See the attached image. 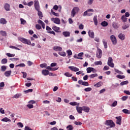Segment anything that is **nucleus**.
<instances>
[{"label": "nucleus", "mask_w": 130, "mask_h": 130, "mask_svg": "<svg viewBox=\"0 0 130 130\" xmlns=\"http://www.w3.org/2000/svg\"><path fill=\"white\" fill-rule=\"evenodd\" d=\"M18 40L19 41H21L22 43H24V44H27V45H31L32 46H35V43H32L31 44V41L30 40H27L24 38L22 37H18Z\"/></svg>", "instance_id": "1"}, {"label": "nucleus", "mask_w": 130, "mask_h": 130, "mask_svg": "<svg viewBox=\"0 0 130 130\" xmlns=\"http://www.w3.org/2000/svg\"><path fill=\"white\" fill-rule=\"evenodd\" d=\"M105 125L110 126V127H115V123L112 120H107L105 122Z\"/></svg>", "instance_id": "2"}, {"label": "nucleus", "mask_w": 130, "mask_h": 130, "mask_svg": "<svg viewBox=\"0 0 130 130\" xmlns=\"http://www.w3.org/2000/svg\"><path fill=\"white\" fill-rule=\"evenodd\" d=\"M80 11V9L78 7H74L71 11V17L74 18L76 16V14H78Z\"/></svg>", "instance_id": "3"}, {"label": "nucleus", "mask_w": 130, "mask_h": 130, "mask_svg": "<svg viewBox=\"0 0 130 130\" xmlns=\"http://www.w3.org/2000/svg\"><path fill=\"white\" fill-rule=\"evenodd\" d=\"M108 66L111 68H114V63H113V59L112 57H109L108 60Z\"/></svg>", "instance_id": "4"}, {"label": "nucleus", "mask_w": 130, "mask_h": 130, "mask_svg": "<svg viewBox=\"0 0 130 130\" xmlns=\"http://www.w3.org/2000/svg\"><path fill=\"white\" fill-rule=\"evenodd\" d=\"M51 21L55 24H57V25H59L60 24V19L58 18H51Z\"/></svg>", "instance_id": "5"}, {"label": "nucleus", "mask_w": 130, "mask_h": 130, "mask_svg": "<svg viewBox=\"0 0 130 130\" xmlns=\"http://www.w3.org/2000/svg\"><path fill=\"white\" fill-rule=\"evenodd\" d=\"M35 8L36 11H40V5H39V2L38 1H35Z\"/></svg>", "instance_id": "6"}, {"label": "nucleus", "mask_w": 130, "mask_h": 130, "mask_svg": "<svg viewBox=\"0 0 130 130\" xmlns=\"http://www.w3.org/2000/svg\"><path fill=\"white\" fill-rule=\"evenodd\" d=\"M96 57H98V58H101V57H102V50L100 48H98L96 51Z\"/></svg>", "instance_id": "7"}, {"label": "nucleus", "mask_w": 130, "mask_h": 130, "mask_svg": "<svg viewBox=\"0 0 130 130\" xmlns=\"http://www.w3.org/2000/svg\"><path fill=\"white\" fill-rule=\"evenodd\" d=\"M110 39L113 44H114V45H116V43H117V41L116 40V38H115V36L112 35L110 37Z\"/></svg>", "instance_id": "8"}, {"label": "nucleus", "mask_w": 130, "mask_h": 130, "mask_svg": "<svg viewBox=\"0 0 130 130\" xmlns=\"http://www.w3.org/2000/svg\"><path fill=\"white\" fill-rule=\"evenodd\" d=\"M69 69H70V70L73 72H79V68L74 66H70L69 67Z\"/></svg>", "instance_id": "9"}, {"label": "nucleus", "mask_w": 130, "mask_h": 130, "mask_svg": "<svg viewBox=\"0 0 130 130\" xmlns=\"http://www.w3.org/2000/svg\"><path fill=\"white\" fill-rule=\"evenodd\" d=\"M78 84L80 85H82L83 86H89V83H88V82L83 81L82 80H79Z\"/></svg>", "instance_id": "10"}, {"label": "nucleus", "mask_w": 130, "mask_h": 130, "mask_svg": "<svg viewBox=\"0 0 130 130\" xmlns=\"http://www.w3.org/2000/svg\"><path fill=\"white\" fill-rule=\"evenodd\" d=\"M121 116H118V117H116V124H119V125H120L121 124Z\"/></svg>", "instance_id": "11"}, {"label": "nucleus", "mask_w": 130, "mask_h": 130, "mask_svg": "<svg viewBox=\"0 0 130 130\" xmlns=\"http://www.w3.org/2000/svg\"><path fill=\"white\" fill-rule=\"evenodd\" d=\"M52 28L55 31V32H56L57 33L60 32V28L56 26H53Z\"/></svg>", "instance_id": "12"}, {"label": "nucleus", "mask_w": 130, "mask_h": 130, "mask_svg": "<svg viewBox=\"0 0 130 130\" xmlns=\"http://www.w3.org/2000/svg\"><path fill=\"white\" fill-rule=\"evenodd\" d=\"M82 110L84 111V112H89L90 111V108L89 107L84 106L82 107Z\"/></svg>", "instance_id": "13"}, {"label": "nucleus", "mask_w": 130, "mask_h": 130, "mask_svg": "<svg viewBox=\"0 0 130 130\" xmlns=\"http://www.w3.org/2000/svg\"><path fill=\"white\" fill-rule=\"evenodd\" d=\"M76 110L78 113L81 114L83 111V107L76 106Z\"/></svg>", "instance_id": "14"}, {"label": "nucleus", "mask_w": 130, "mask_h": 130, "mask_svg": "<svg viewBox=\"0 0 130 130\" xmlns=\"http://www.w3.org/2000/svg\"><path fill=\"white\" fill-rule=\"evenodd\" d=\"M55 51H61L62 50V48L58 46H54L53 48Z\"/></svg>", "instance_id": "15"}, {"label": "nucleus", "mask_w": 130, "mask_h": 130, "mask_svg": "<svg viewBox=\"0 0 130 130\" xmlns=\"http://www.w3.org/2000/svg\"><path fill=\"white\" fill-rule=\"evenodd\" d=\"M88 35L90 38H92V39L94 38V34L93 31L89 30L88 31Z\"/></svg>", "instance_id": "16"}, {"label": "nucleus", "mask_w": 130, "mask_h": 130, "mask_svg": "<svg viewBox=\"0 0 130 130\" xmlns=\"http://www.w3.org/2000/svg\"><path fill=\"white\" fill-rule=\"evenodd\" d=\"M86 70H87V73L88 74L91 73V72H93V73H95V71H94L95 69L94 68H90V67L89 68H87Z\"/></svg>", "instance_id": "17"}, {"label": "nucleus", "mask_w": 130, "mask_h": 130, "mask_svg": "<svg viewBox=\"0 0 130 130\" xmlns=\"http://www.w3.org/2000/svg\"><path fill=\"white\" fill-rule=\"evenodd\" d=\"M118 38H119V39H120L122 41L124 40V39H125V35H124V34H120L118 35Z\"/></svg>", "instance_id": "18"}, {"label": "nucleus", "mask_w": 130, "mask_h": 130, "mask_svg": "<svg viewBox=\"0 0 130 130\" xmlns=\"http://www.w3.org/2000/svg\"><path fill=\"white\" fill-rule=\"evenodd\" d=\"M93 15V13H89L88 11H85L83 13V17H86V16H88V17H90Z\"/></svg>", "instance_id": "19"}, {"label": "nucleus", "mask_w": 130, "mask_h": 130, "mask_svg": "<svg viewBox=\"0 0 130 130\" xmlns=\"http://www.w3.org/2000/svg\"><path fill=\"white\" fill-rule=\"evenodd\" d=\"M4 9L6 10L7 11H10V4L6 3L4 5Z\"/></svg>", "instance_id": "20"}, {"label": "nucleus", "mask_w": 130, "mask_h": 130, "mask_svg": "<svg viewBox=\"0 0 130 130\" xmlns=\"http://www.w3.org/2000/svg\"><path fill=\"white\" fill-rule=\"evenodd\" d=\"M38 23L41 24L43 28L45 29V24L41 20H38Z\"/></svg>", "instance_id": "21"}, {"label": "nucleus", "mask_w": 130, "mask_h": 130, "mask_svg": "<svg viewBox=\"0 0 130 130\" xmlns=\"http://www.w3.org/2000/svg\"><path fill=\"white\" fill-rule=\"evenodd\" d=\"M103 85V82L100 81L98 82L96 84H94V87H96V88H99V87H101Z\"/></svg>", "instance_id": "22"}, {"label": "nucleus", "mask_w": 130, "mask_h": 130, "mask_svg": "<svg viewBox=\"0 0 130 130\" xmlns=\"http://www.w3.org/2000/svg\"><path fill=\"white\" fill-rule=\"evenodd\" d=\"M129 24H124L122 26V28L123 29V30H125L126 29H127V28H129Z\"/></svg>", "instance_id": "23"}, {"label": "nucleus", "mask_w": 130, "mask_h": 130, "mask_svg": "<svg viewBox=\"0 0 130 130\" xmlns=\"http://www.w3.org/2000/svg\"><path fill=\"white\" fill-rule=\"evenodd\" d=\"M42 73L43 74V75H44V76H47V75H49V71L47 70H42Z\"/></svg>", "instance_id": "24"}, {"label": "nucleus", "mask_w": 130, "mask_h": 130, "mask_svg": "<svg viewBox=\"0 0 130 130\" xmlns=\"http://www.w3.org/2000/svg\"><path fill=\"white\" fill-rule=\"evenodd\" d=\"M11 74H12V71H7L5 72V73H4V75L5 76H6V77H10Z\"/></svg>", "instance_id": "25"}, {"label": "nucleus", "mask_w": 130, "mask_h": 130, "mask_svg": "<svg viewBox=\"0 0 130 130\" xmlns=\"http://www.w3.org/2000/svg\"><path fill=\"white\" fill-rule=\"evenodd\" d=\"M0 23L5 25L7 24V20L5 18H1L0 19Z\"/></svg>", "instance_id": "26"}, {"label": "nucleus", "mask_w": 130, "mask_h": 130, "mask_svg": "<svg viewBox=\"0 0 130 130\" xmlns=\"http://www.w3.org/2000/svg\"><path fill=\"white\" fill-rule=\"evenodd\" d=\"M93 22H94V25H95V26H97V25H98V20H97V16H94Z\"/></svg>", "instance_id": "27"}, {"label": "nucleus", "mask_w": 130, "mask_h": 130, "mask_svg": "<svg viewBox=\"0 0 130 130\" xmlns=\"http://www.w3.org/2000/svg\"><path fill=\"white\" fill-rule=\"evenodd\" d=\"M62 34L65 37H70V33L69 31H63Z\"/></svg>", "instance_id": "28"}, {"label": "nucleus", "mask_w": 130, "mask_h": 130, "mask_svg": "<svg viewBox=\"0 0 130 130\" xmlns=\"http://www.w3.org/2000/svg\"><path fill=\"white\" fill-rule=\"evenodd\" d=\"M103 43L104 44V46L105 48H107L108 46H107V41H106V40L103 39Z\"/></svg>", "instance_id": "29"}, {"label": "nucleus", "mask_w": 130, "mask_h": 130, "mask_svg": "<svg viewBox=\"0 0 130 130\" xmlns=\"http://www.w3.org/2000/svg\"><path fill=\"white\" fill-rule=\"evenodd\" d=\"M121 19L122 20V22H123V23H125V22H126V21H127V18L125 17L124 15H122Z\"/></svg>", "instance_id": "30"}, {"label": "nucleus", "mask_w": 130, "mask_h": 130, "mask_svg": "<svg viewBox=\"0 0 130 130\" xmlns=\"http://www.w3.org/2000/svg\"><path fill=\"white\" fill-rule=\"evenodd\" d=\"M64 76H66V77H68V78H70L71 77H73V74H71L69 72H66L64 73Z\"/></svg>", "instance_id": "31"}, {"label": "nucleus", "mask_w": 130, "mask_h": 130, "mask_svg": "<svg viewBox=\"0 0 130 130\" xmlns=\"http://www.w3.org/2000/svg\"><path fill=\"white\" fill-rule=\"evenodd\" d=\"M2 121H4L5 122H8V121L11 122V119L7 117H5L2 119Z\"/></svg>", "instance_id": "32"}, {"label": "nucleus", "mask_w": 130, "mask_h": 130, "mask_svg": "<svg viewBox=\"0 0 130 130\" xmlns=\"http://www.w3.org/2000/svg\"><path fill=\"white\" fill-rule=\"evenodd\" d=\"M122 111L123 113H125V114H130V111L127 109H123Z\"/></svg>", "instance_id": "33"}, {"label": "nucleus", "mask_w": 130, "mask_h": 130, "mask_svg": "<svg viewBox=\"0 0 130 130\" xmlns=\"http://www.w3.org/2000/svg\"><path fill=\"white\" fill-rule=\"evenodd\" d=\"M67 130H73L74 129V126L72 125H69L67 126Z\"/></svg>", "instance_id": "34"}, {"label": "nucleus", "mask_w": 130, "mask_h": 130, "mask_svg": "<svg viewBox=\"0 0 130 130\" xmlns=\"http://www.w3.org/2000/svg\"><path fill=\"white\" fill-rule=\"evenodd\" d=\"M96 77H98V74H96V73H94V74H91L89 76V78L90 79H93V78H95Z\"/></svg>", "instance_id": "35"}, {"label": "nucleus", "mask_w": 130, "mask_h": 130, "mask_svg": "<svg viewBox=\"0 0 130 130\" xmlns=\"http://www.w3.org/2000/svg\"><path fill=\"white\" fill-rule=\"evenodd\" d=\"M51 12L54 16H55L56 17H59V14L54 12L52 9L51 10Z\"/></svg>", "instance_id": "36"}, {"label": "nucleus", "mask_w": 130, "mask_h": 130, "mask_svg": "<svg viewBox=\"0 0 130 130\" xmlns=\"http://www.w3.org/2000/svg\"><path fill=\"white\" fill-rule=\"evenodd\" d=\"M128 84V81L126 80L125 81H122L120 84V86H123L124 85H127Z\"/></svg>", "instance_id": "37"}, {"label": "nucleus", "mask_w": 130, "mask_h": 130, "mask_svg": "<svg viewBox=\"0 0 130 130\" xmlns=\"http://www.w3.org/2000/svg\"><path fill=\"white\" fill-rule=\"evenodd\" d=\"M38 16L40 17V19H41V18L43 17V14H42V12L40 11V10L38 11Z\"/></svg>", "instance_id": "38"}, {"label": "nucleus", "mask_w": 130, "mask_h": 130, "mask_svg": "<svg viewBox=\"0 0 130 130\" xmlns=\"http://www.w3.org/2000/svg\"><path fill=\"white\" fill-rule=\"evenodd\" d=\"M101 25L103 26V27H106V26H108V23H107L106 21H103L101 23Z\"/></svg>", "instance_id": "39"}, {"label": "nucleus", "mask_w": 130, "mask_h": 130, "mask_svg": "<svg viewBox=\"0 0 130 130\" xmlns=\"http://www.w3.org/2000/svg\"><path fill=\"white\" fill-rule=\"evenodd\" d=\"M31 92H33V89H29L27 90H24V92L25 94H27V93H31Z\"/></svg>", "instance_id": "40"}, {"label": "nucleus", "mask_w": 130, "mask_h": 130, "mask_svg": "<svg viewBox=\"0 0 130 130\" xmlns=\"http://www.w3.org/2000/svg\"><path fill=\"white\" fill-rule=\"evenodd\" d=\"M58 54L61 56H66L67 55V53L65 52H59Z\"/></svg>", "instance_id": "41"}, {"label": "nucleus", "mask_w": 130, "mask_h": 130, "mask_svg": "<svg viewBox=\"0 0 130 130\" xmlns=\"http://www.w3.org/2000/svg\"><path fill=\"white\" fill-rule=\"evenodd\" d=\"M1 62L3 64H5L8 62V59L7 58H4L2 60Z\"/></svg>", "instance_id": "42"}, {"label": "nucleus", "mask_w": 130, "mask_h": 130, "mask_svg": "<svg viewBox=\"0 0 130 130\" xmlns=\"http://www.w3.org/2000/svg\"><path fill=\"white\" fill-rule=\"evenodd\" d=\"M6 55H7V56H8V57H14V56H15L14 54H11L10 53H7L6 54Z\"/></svg>", "instance_id": "43"}, {"label": "nucleus", "mask_w": 130, "mask_h": 130, "mask_svg": "<svg viewBox=\"0 0 130 130\" xmlns=\"http://www.w3.org/2000/svg\"><path fill=\"white\" fill-rule=\"evenodd\" d=\"M94 64H95V66H98V65H100V66H101L102 64V61H95V62H94Z\"/></svg>", "instance_id": "44"}, {"label": "nucleus", "mask_w": 130, "mask_h": 130, "mask_svg": "<svg viewBox=\"0 0 130 130\" xmlns=\"http://www.w3.org/2000/svg\"><path fill=\"white\" fill-rule=\"evenodd\" d=\"M116 105H117V101H115L111 105V106L112 107H115V106H116Z\"/></svg>", "instance_id": "45"}, {"label": "nucleus", "mask_w": 130, "mask_h": 130, "mask_svg": "<svg viewBox=\"0 0 130 130\" xmlns=\"http://www.w3.org/2000/svg\"><path fill=\"white\" fill-rule=\"evenodd\" d=\"M116 77L118 78V79H124L125 78V76L124 75H118L116 76Z\"/></svg>", "instance_id": "46"}, {"label": "nucleus", "mask_w": 130, "mask_h": 130, "mask_svg": "<svg viewBox=\"0 0 130 130\" xmlns=\"http://www.w3.org/2000/svg\"><path fill=\"white\" fill-rule=\"evenodd\" d=\"M84 91L85 92H90V91H92V88L87 87V88L84 89Z\"/></svg>", "instance_id": "47"}, {"label": "nucleus", "mask_w": 130, "mask_h": 130, "mask_svg": "<svg viewBox=\"0 0 130 130\" xmlns=\"http://www.w3.org/2000/svg\"><path fill=\"white\" fill-rule=\"evenodd\" d=\"M7 70V67L5 66H3L2 67H1V71L2 72H5L6 71V70Z\"/></svg>", "instance_id": "48"}, {"label": "nucleus", "mask_w": 130, "mask_h": 130, "mask_svg": "<svg viewBox=\"0 0 130 130\" xmlns=\"http://www.w3.org/2000/svg\"><path fill=\"white\" fill-rule=\"evenodd\" d=\"M113 28H114L115 29H117L118 28V25H117V23H114L113 24Z\"/></svg>", "instance_id": "49"}, {"label": "nucleus", "mask_w": 130, "mask_h": 130, "mask_svg": "<svg viewBox=\"0 0 130 130\" xmlns=\"http://www.w3.org/2000/svg\"><path fill=\"white\" fill-rule=\"evenodd\" d=\"M27 107H28V108H29V109H31L32 108H33V107H34V106H33V105L31 104H29L28 105H27Z\"/></svg>", "instance_id": "50"}, {"label": "nucleus", "mask_w": 130, "mask_h": 130, "mask_svg": "<svg viewBox=\"0 0 130 130\" xmlns=\"http://www.w3.org/2000/svg\"><path fill=\"white\" fill-rule=\"evenodd\" d=\"M70 105H72V106H76V105H78V103L74 102H71L70 103Z\"/></svg>", "instance_id": "51"}, {"label": "nucleus", "mask_w": 130, "mask_h": 130, "mask_svg": "<svg viewBox=\"0 0 130 130\" xmlns=\"http://www.w3.org/2000/svg\"><path fill=\"white\" fill-rule=\"evenodd\" d=\"M21 24L22 25H25V23H26V20H24L23 18L20 19Z\"/></svg>", "instance_id": "52"}, {"label": "nucleus", "mask_w": 130, "mask_h": 130, "mask_svg": "<svg viewBox=\"0 0 130 130\" xmlns=\"http://www.w3.org/2000/svg\"><path fill=\"white\" fill-rule=\"evenodd\" d=\"M67 53L68 54L69 56H71L72 55V54H73V53L72 52V51L71 50H67Z\"/></svg>", "instance_id": "53"}, {"label": "nucleus", "mask_w": 130, "mask_h": 130, "mask_svg": "<svg viewBox=\"0 0 130 130\" xmlns=\"http://www.w3.org/2000/svg\"><path fill=\"white\" fill-rule=\"evenodd\" d=\"M0 34H1V35H2L3 36H7V32H6V31H0Z\"/></svg>", "instance_id": "54"}, {"label": "nucleus", "mask_w": 130, "mask_h": 130, "mask_svg": "<svg viewBox=\"0 0 130 130\" xmlns=\"http://www.w3.org/2000/svg\"><path fill=\"white\" fill-rule=\"evenodd\" d=\"M10 48H12L13 49H16L17 50H20L19 48L15 46H10Z\"/></svg>", "instance_id": "55"}, {"label": "nucleus", "mask_w": 130, "mask_h": 130, "mask_svg": "<svg viewBox=\"0 0 130 130\" xmlns=\"http://www.w3.org/2000/svg\"><path fill=\"white\" fill-rule=\"evenodd\" d=\"M74 124H76V125H82L81 122L75 121Z\"/></svg>", "instance_id": "56"}, {"label": "nucleus", "mask_w": 130, "mask_h": 130, "mask_svg": "<svg viewBox=\"0 0 130 130\" xmlns=\"http://www.w3.org/2000/svg\"><path fill=\"white\" fill-rule=\"evenodd\" d=\"M36 28L37 29V30H40V29H41V26H40L39 24H36Z\"/></svg>", "instance_id": "57"}, {"label": "nucleus", "mask_w": 130, "mask_h": 130, "mask_svg": "<svg viewBox=\"0 0 130 130\" xmlns=\"http://www.w3.org/2000/svg\"><path fill=\"white\" fill-rule=\"evenodd\" d=\"M17 125L19 127H23V126H24V125H23V123H22L21 122L17 123Z\"/></svg>", "instance_id": "58"}, {"label": "nucleus", "mask_w": 130, "mask_h": 130, "mask_svg": "<svg viewBox=\"0 0 130 130\" xmlns=\"http://www.w3.org/2000/svg\"><path fill=\"white\" fill-rule=\"evenodd\" d=\"M18 67H25V65L24 63H20L18 65H16V68Z\"/></svg>", "instance_id": "59"}, {"label": "nucleus", "mask_w": 130, "mask_h": 130, "mask_svg": "<svg viewBox=\"0 0 130 130\" xmlns=\"http://www.w3.org/2000/svg\"><path fill=\"white\" fill-rule=\"evenodd\" d=\"M109 70V67L106 66L103 68V71H108Z\"/></svg>", "instance_id": "60"}, {"label": "nucleus", "mask_w": 130, "mask_h": 130, "mask_svg": "<svg viewBox=\"0 0 130 130\" xmlns=\"http://www.w3.org/2000/svg\"><path fill=\"white\" fill-rule=\"evenodd\" d=\"M93 2H94V0H88L87 4L88 5H91L93 4Z\"/></svg>", "instance_id": "61"}, {"label": "nucleus", "mask_w": 130, "mask_h": 130, "mask_svg": "<svg viewBox=\"0 0 130 130\" xmlns=\"http://www.w3.org/2000/svg\"><path fill=\"white\" fill-rule=\"evenodd\" d=\"M34 4V2L31 1L30 2H29L27 3V6L28 7H31V6H33V4Z\"/></svg>", "instance_id": "62"}, {"label": "nucleus", "mask_w": 130, "mask_h": 130, "mask_svg": "<svg viewBox=\"0 0 130 130\" xmlns=\"http://www.w3.org/2000/svg\"><path fill=\"white\" fill-rule=\"evenodd\" d=\"M29 104H35L36 102L35 101L31 100L28 102Z\"/></svg>", "instance_id": "63"}, {"label": "nucleus", "mask_w": 130, "mask_h": 130, "mask_svg": "<svg viewBox=\"0 0 130 130\" xmlns=\"http://www.w3.org/2000/svg\"><path fill=\"white\" fill-rule=\"evenodd\" d=\"M124 93L126 94V95H130V92L128 90H124Z\"/></svg>", "instance_id": "64"}]
</instances>
